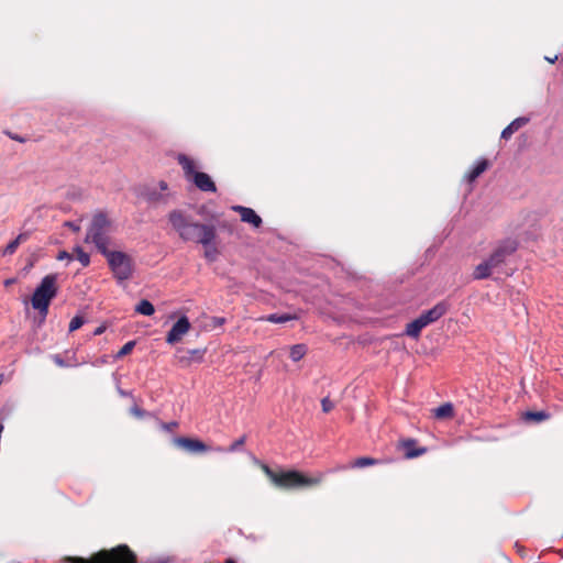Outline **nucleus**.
<instances>
[{
	"mask_svg": "<svg viewBox=\"0 0 563 563\" xmlns=\"http://www.w3.org/2000/svg\"><path fill=\"white\" fill-rule=\"evenodd\" d=\"M168 221L184 242L209 244L216 230L213 224L194 222L190 216L178 209L168 213Z\"/></svg>",
	"mask_w": 563,
	"mask_h": 563,
	"instance_id": "nucleus-1",
	"label": "nucleus"
},
{
	"mask_svg": "<svg viewBox=\"0 0 563 563\" xmlns=\"http://www.w3.org/2000/svg\"><path fill=\"white\" fill-rule=\"evenodd\" d=\"M518 247L519 242L516 239L507 238L499 241L489 256L475 267L474 279L483 280L489 278L494 272L500 273L503 266L514 256Z\"/></svg>",
	"mask_w": 563,
	"mask_h": 563,
	"instance_id": "nucleus-2",
	"label": "nucleus"
},
{
	"mask_svg": "<svg viewBox=\"0 0 563 563\" xmlns=\"http://www.w3.org/2000/svg\"><path fill=\"white\" fill-rule=\"evenodd\" d=\"M57 294V274H48L44 276L35 287L31 297V305L32 308L38 312L41 322L46 319L51 302Z\"/></svg>",
	"mask_w": 563,
	"mask_h": 563,
	"instance_id": "nucleus-3",
	"label": "nucleus"
},
{
	"mask_svg": "<svg viewBox=\"0 0 563 563\" xmlns=\"http://www.w3.org/2000/svg\"><path fill=\"white\" fill-rule=\"evenodd\" d=\"M107 258L108 266L119 286H124L125 282L132 278L134 274L133 258L122 251H111L109 249L100 253Z\"/></svg>",
	"mask_w": 563,
	"mask_h": 563,
	"instance_id": "nucleus-4",
	"label": "nucleus"
},
{
	"mask_svg": "<svg viewBox=\"0 0 563 563\" xmlns=\"http://www.w3.org/2000/svg\"><path fill=\"white\" fill-rule=\"evenodd\" d=\"M262 470L267 477L279 488H295L300 486H312L321 482V476L317 478L307 477L298 471L275 472L268 465L262 464Z\"/></svg>",
	"mask_w": 563,
	"mask_h": 563,
	"instance_id": "nucleus-5",
	"label": "nucleus"
},
{
	"mask_svg": "<svg viewBox=\"0 0 563 563\" xmlns=\"http://www.w3.org/2000/svg\"><path fill=\"white\" fill-rule=\"evenodd\" d=\"M111 225L104 212H97L93 214L91 222L87 229L85 242L92 243L99 253L109 249L110 236L108 234Z\"/></svg>",
	"mask_w": 563,
	"mask_h": 563,
	"instance_id": "nucleus-6",
	"label": "nucleus"
},
{
	"mask_svg": "<svg viewBox=\"0 0 563 563\" xmlns=\"http://www.w3.org/2000/svg\"><path fill=\"white\" fill-rule=\"evenodd\" d=\"M177 161L184 169L185 178L191 181L200 191H217V186L212 178L207 173L196 170L195 162L191 158L185 154H179Z\"/></svg>",
	"mask_w": 563,
	"mask_h": 563,
	"instance_id": "nucleus-7",
	"label": "nucleus"
},
{
	"mask_svg": "<svg viewBox=\"0 0 563 563\" xmlns=\"http://www.w3.org/2000/svg\"><path fill=\"white\" fill-rule=\"evenodd\" d=\"M190 329L189 319L186 316H181L170 328L166 335V342L168 344H175L179 342Z\"/></svg>",
	"mask_w": 563,
	"mask_h": 563,
	"instance_id": "nucleus-8",
	"label": "nucleus"
},
{
	"mask_svg": "<svg viewBox=\"0 0 563 563\" xmlns=\"http://www.w3.org/2000/svg\"><path fill=\"white\" fill-rule=\"evenodd\" d=\"M174 443L178 448L189 453H203L209 450V448L201 440L187 437H176L174 438Z\"/></svg>",
	"mask_w": 563,
	"mask_h": 563,
	"instance_id": "nucleus-9",
	"label": "nucleus"
},
{
	"mask_svg": "<svg viewBox=\"0 0 563 563\" xmlns=\"http://www.w3.org/2000/svg\"><path fill=\"white\" fill-rule=\"evenodd\" d=\"M231 209L240 214L242 222L249 223L254 228H260L263 223L262 218L252 208L235 205Z\"/></svg>",
	"mask_w": 563,
	"mask_h": 563,
	"instance_id": "nucleus-10",
	"label": "nucleus"
},
{
	"mask_svg": "<svg viewBox=\"0 0 563 563\" xmlns=\"http://www.w3.org/2000/svg\"><path fill=\"white\" fill-rule=\"evenodd\" d=\"M449 307L450 305L446 301L442 300L434 305L431 309L423 311L420 316L429 325L433 322H437L440 318H442L448 312Z\"/></svg>",
	"mask_w": 563,
	"mask_h": 563,
	"instance_id": "nucleus-11",
	"label": "nucleus"
},
{
	"mask_svg": "<svg viewBox=\"0 0 563 563\" xmlns=\"http://www.w3.org/2000/svg\"><path fill=\"white\" fill-rule=\"evenodd\" d=\"M402 448L405 450L406 459H415L427 452V448H417V441L415 439H406L402 441Z\"/></svg>",
	"mask_w": 563,
	"mask_h": 563,
	"instance_id": "nucleus-12",
	"label": "nucleus"
},
{
	"mask_svg": "<svg viewBox=\"0 0 563 563\" xmlns=\"http://www.w3.org/2000/svg\"><path fill=\"white\" fill-rule=\"evenodd\" d=\"M528 122L529 118L526 117H519L515 119L501 131L500 137L504 140H509L516 131L526 125Z\"/></svg>",
	"mask_w": 563,
	"mask_h": 563,
	"instance_id": "nucleus-13",
	"label": "nucleus"
},
{
	"mask_svg": "<svg viewBox=\"0 0 563 563\" xmlns=\"http://www.w3.org/2000/svg\"><path fill=\"white\" fill-rule=\"evenodd\" d=\"M142 196L150 205L167 203L168 198V195H164L155 188L145 189Z\"/></svg>",
	"mask_w": 563,
	"mask_h": 563,
	"instance_id": "nucleus-14",
	"label": "nucleus"
},
{
	"mask_svg": "<svg viewBox=\"0 0 563 563\" xmlns=\"http://www.w3.org/2000/svg\"><path fill=\"white\" fill-rule=\"evenodd\" d=\"M489 167V162L486 158H479L473 168L466 174L465 178L468 183H473L477 179L487 168Z\"/></svg>",
	"mask_w": 563,
	"mask_h": 563,
	"instance_id": "nucleus-15",
	"label": "nucleus"
},
{
	"mask_svg": "<svg viewBox=\"0 0 563 563\" xmlns=\"http://www.w3.org/2000/svg\"><path fill=\"white\" fill-rule=\"evenodd\" d=\"M205 353V349L188 350L186 355L179 357V362L184 365H189L191 362L201 363L203 361Z\"/></svg>",
	"mask_w": 563,
	"mask_h": 563,
	"instance_id": "nucleus-16",
	"label": "nucleus"
},
{
	"mask_svg": "<svg viewBox=\"0 0 563 563\" xmlns=\"http://www.w3.org/2000/svg\"><path fill=\"white\" fill-rule=\"evenodd\" d=\"M216 239H217V230H214L212 232V239L209 244H201L205 247L203 256L209 263L217 261L218 255H219V250L216 244Z\"/></svg>",
	"mask_w": 563,
	"mask_h": 563,
	"instance_id": "nucleus-17",
	"label": "nucleus"
},
{
	"mask_svg": "<svg viewBox=\"0 0 563 563\" xmlns=\"http://www.w3.org/2000/svg\"><path fill=\"white\" fill-rule=\"evenodd\" d=\"M30 233L29 232H22L20 233L14 240H12L3 250L2 255H12L15 253L16 249L22 242H25L29 239Z\"/></svg>",
	"mask_w": 563,
	"mask_h": 563,
	"instance_id": "nucleus-18",
	"label": "nucleus"
},
{
	"mask_svg": "<svg viewBox=\"0 0 563 563\" xmlns=\"http://www.w3.org/2000/svg\"><path fill=\"white\" fill-rule=\"evenodd\" d=\"M297 316L291 313H271L263 318V320L268 321L271 323H286L291 320H296Z\"/></svg>",
	"mask_w": 563,
	"mask_h": 563,
	"instance_id": "nucleus-19",
	"label": "nucleus"
},
{
	"mask_svg": "<svg viewBox=\"0 0 563 563\" xmlns=\"http://www.w3.org/2000/svg\"><path fill=\"white\" fill-rule=\"evenodd\" d=\"M550 418V413L540 410V411H531L528 410L523 413V420L528 422H541Z\"/></svg>",
	"mask_w": 563,
	"mask_h": 563,
	"instance_id": "nucleus-20",
	"label": "nucleus"
},
{
	"mask_svg": "<svg viewBox=\"0 0 563 563\" xmlns=\"http://www.w3.org/2000/svg\"><path fill=\"white\" fill-rule=\"evenodd\" d=\"M134 311L139 314L150 317V316L154 314L155 308H154V305L150 300L142 299L135 306Z\"/></svg>",
	"mask_w": 563,
	"mask_h": 563,
	"instance_id": "nucleus-21",
	"label": "nucleus"
},
{
	"mask_svg": "<svg viewBox=\"0 0 563 563\" xmlns=\"http://www.w3.org/2000/svg\"><path fill=\"white\" fill-rule=\"evenodd\" d=\"M454 415V407L451 402L442 404L434 409V417L439 419L451 418Z\"/></svg>",
	"mask_w": 563,
	"mask_h": 563,
	"instance_id": "nucleus-22",
	"label": "nucleus"
},
{
	"mask_svg": "<svg viewBox=\"0 0 563 563\" xmlns=\"http://www.w3.org/2000/svg\"><path fill=\"white\" fill-rule=\"evenodd\" d=\"M421 331V327L415 319L411 322L407 323L404 334L411 339H418L420 336Z\"/></svg>",
	"mask_w": 563,
	"mask_h": 563,
	"instance_id": "nucleus-23",
	"label": "nucleus"
},
{
	"mask_svg": "<svg viewBox=\"0 0 563 563\" xmlns=\"http://www.w3.org/2000/svg\"><path fill=\"white\" fill-rule=\"evenodd\" d=\"M306 353L307 346L305 344H295L290 349L289 357L291 358V361L298 362L301 358H303Z\"/></svg>",
	"mask_w": 563,
	"mask_h": 563,
	"instance_id": "nucleus-24",
	"label": "nucleus"
},
{
	"mask_svg": "<svg viewBox=\"0 0 563 563\" xmlns=\"http://www.w3.org/2000/svg\"><path fill=\"white\" fill-rule=\"evenodd\" d=\"M380 463H382L380 460L373 459V457H369V456H362V457L356 459L353 462L352 466L361 468V467L377 465V464H380Z\"/></svg>",
	"mask_w": 563,
	"mask_h": 563,
	"instance_id": "nucleus-25",
	"label": "nucleus"
},
{
	"mask_svg": "<svg viewBox=\"0 0 563 563\" xmlns=\"http://www.w3.org/2000/svg\"><path fill=\"white\" fill-rule=\"evenodd\" d=\"M75 253L77 254V260L80 262V264L86 267L90 264V255L84 251V249L79 245H77L74 249Z\"/></svg>",
	"mask_w": 563,
	"mask_h": 563,
	"instance_id": "nucleus-26",
	"label": "nucleus"
},
{
	"mask_svg": "<svg viewBox=\"0 0 563 563\" xmlns=\"http://www.w3.org/2000/svg\"><path fill=\"white\" fill-rule=\"evenodd\" d=\"M86 320L84 317L76 314L69 322V332H74L85 324Z\"/></svg>",
	"mask_w": 563,
	"mask_h": 563,
	"instance_id": "nucleus-27",
	"label": "nucleus"
},
{
	"mask_svg": "<svg viewBox=\"0 0 563 563\" xmlns=\"http://www.w3.org/2000/svg\"><path fill=\"white\" fill-rule=\"evenodd\" d=\"M135 346V341H129L126 342L120 350L119 352L117 353V357L120 358V357H123L128 354H130L132 352V350L134 349Z\"/></svg>",
	"mask_w": 563,
	"mask_h": 563,
	"instance_id": "nucleus-28",
	"label": "nucleus"
},
{
	"mask_svg": "<svg viewBox=\"0 0 563 563\" xmlns=\"http://www.w3.org/2000/svg\"><path fill=\"white\" fill-rule=\"evenodd\" d=\"M246 437L242 435L238 440H235L227 450L228 452H235L239 451L240 448L245 443Z\"/></svg>",
	"mask_w": 563,
	"mask_h": 563,
	"instance_id": "nucleus-29",
	"label": "nucleus"
},
{
	"mask_svg": "<svg viewBox=\"0 0 563 563\" xmlns=\"http://www.w3.org/2000/svg\"><path fill=\"white\" fill-rule=\"evenodd\" d=\"M321 407L323 412H330L334 408V404L329 399V397H324L321 400Z\"/></svg>",
	"mask_w": 563,
	"mask_h": 563,
	"instance_id": "nucleus-30",
	"label": "nucleus"
},
{
	"mask_svg": "<svg viewBox=\"0 0 563 563\" xmlns=\"http://www.w3.org/2000/svg\"><path fill=\"white\" fill-rule=\"evenodd\" d=\"M52 358H53L54 363H55L57 366H59V367H69V366H71V364L67 363V362L62 357V355H60V354H54V355L52 356Z\"/></svg>",
	"mask_w": 563,
	"mask_h": 563,
	"instance_id": "nucleus-31",
	"label": "nucleus"
},
{
	"mask_svg": "<svg viewBox=\"0 0 563 563\" xmlns=\"http://www.w3.org/2000/svg\"><path fill=\"white\" fill-rule=\"evenodd\" d=\"M130 411H131L132 415H134L137 418H143L146 415V411L143 410L142 408L137 407V406H133L130 409Z\"/></svg>",
	"mask_w": 563,
	"mask_h": 563,
	"instance_id": "nucleus-32",
	"label": "nucleus"
},
{
	"mask_svg": "<svg viewBox=\"0 0 563 563\" xmlns=\"http://www.w3.org/2000/svg\"><path fill=\"white\" fill-rule=\"evenodd\" d=\"M225 318L223 317H213L212 318V325L213 327H221L225 323Z\"/></svg>",
	"mask_w": 563,
	"mask_h": 563,
	"instance_id": "nucleus-33",
	"label": "nucleus"
},
{
	"mask_svg": "<svg viewBox=\"0 0 563 563\" xmlns=\"http://www.w3.org/2000/svg\"><path fill=\"white\" fill-rule=\"evenodd\" d=\"M56 258H57L58 261H63V260H71V255H70L67 251H60V252L57 254Z\"/></svg>",
	"mask_w": 563,
	"mask_h": 563,
	"instance_id": "nucleus-34",
	"label": "nucleus"
},
{
	"mask_svg": "<svg viewBox=\"0 0 563 563\" xmlns=\"http://www.w3.org/2000/svg\"><path fill=\"white\" fill-rule=\"evenodd\" d=\"M175 427H177V422L175 421L162 423V428L166 431H172Z\"/></svg>",
	"mask_w": 563,
	"mask_h": 563,
	"instance_id": "nucleus-35",
	"label": "nucleus"
},
{
	"mask_svg": "<svg viewBox=\"0 0 563 563\" xmlns=\"http://www.w3.org/2000/svg\"><path fill=\"white\" fill-rule=\"evenodd\" d=\"M106 331V325L104 324H101L99 325L98 328L95 329L93 331V335L97 336V335H101L103 332Z\"/></svg>",
	"mask_w": 563,
	"mask_h": 563,
	"instance_id": "nucleus-36",
	"label": "nucleus"
},
{
	"mask_svg": "<svg viewBox=\"0 0 563 563\" xmlns=\"http://www.w3.org/2000/svg\"><path fill=\"white\" fill-rule=\"evenodd\" d=\"M416 320L418 321V323L421 327V329H424L426 327H428V324L426 323L424 319L421 316L416 318Z\"/></svg>",
	"mask_w": 563,
	"mask_h": 563,
	"instance_id": "nucleus-37",
	"label": "nucleus"
},
{
	"mask_svg": "<svg viewBox=\"0 0 563 563\" xmlns=\"http://www.w3.org/2000/svg\"><path fill=\"white\" fill-rule=\"evenodd\" d=\"M158 187H159L161 191H165V190L168 189V185H167V183L165 180H161L158 183Z\"/></svg>",
	"mask_w": 563,
	"mask_h": 563,
	"instance_id": "nucleus-38",
	"label": "nucleus"
},
{
	"mask_svg": "<svg viewBox=\"0 0 563 563\" xmlns=\"http://www.w3.org/2000/svg\"><path fill=\"white\" fill-rule=\"evenodd\" d=\"M66 225L69 227L74 231H78L79 230V225H77L74 222H67Z\"/></svg>",
	"mask_w": 563,
	"mask_h": 563,
	"instance_id": "nucleus-39",
	"label": "nucleus"
},
{
	"mask_svg": "<svg viewBox=\"0 0 563 563\" xmlns=\"http://www.w3.org/2000/svg\"><path fill=\"white\" fill-rule=\"evenodd\" d=\"M119 394H120L122 397H128V396H130V395H131L130 393H128V391H125V390H123V389H121V388H119Z\"/></svg>",
	"mask_w": 563,
	"mask_h": 563,
	"instance_id": "nucleus-40",
	"label": "nucleus"
},
{
	"mask_svg": "<svg viewBox=\"0 0 563 563\" xmlns=\"http://www.w3.org/2000/svg\"><path fill=\"white\" fill-rule=\"evenodd\" d=\"M558 59V56H554L553 58L552 57H545V60H548L549 63H555V60Z\"/></svg>",
	"mask_w": 563,
	"mask_h": 563,
	"instance_id": "nucleus-41",
	"label": "nucleus"
},
{
	"mask_svg": "<svg viewBox=\"0 0 563 563\" xmlns=\"http://www.w3.org/2000/svg\"><path fill=\"white\" fill-rule=\"evenodd\" d=\"M3 379H4V375L3 374H0V386L2 385L3 383Z\"/></svg>",
	"mask_w": 563,
	"mask_h": 563,
	"instance_id": "nucleus-42",
	"label": "nucleus"
},
{
	"mask_svg": "<svg viewBox=\"0 0 563 563\" xmlns=\"http://www.w3.org/2000/svg\"><path fill=\"white\" fill-rule=\"evenodd\" d=\"M224 563H236V562L233 559H228V560H225Z\"/></svg>",
	"mask_w": 563,
	"mask_h": 563,
	"instance_id": "nucleus-43",
	"label": "nucleus"
}]
</instances>
